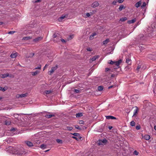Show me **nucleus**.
I'll return each mask as SVG.
<instances>
[{"label": "nucleus", "mask_w": 156, "mask_h": 156, "mask_svg": "<svg viewBox=\"0 0 156 156\" xmlns=\"http://www.w3.org/2000/svg\"><path fill=\"white\" fill-rule=\"evenodd\" d=\"M113 87V85H112V86H109V87H108V89L111 88H112Z\"/></svg>", "instance_id": "obj_61"}, {"label": "nucleus", "mask_w": 156, "mask_h": 156, "mask_svg": "<svg viewBox=\"0 0 156 156\" xmlns=\"http://www.w3.org/2000/svg\"><path fill=\"white\" fill-rule=\"evenodd\" d=\"M49 65V64H46L45 66L44 67L43 70H44Z\"/></svg>", "instance_id": "obj_47"}, {"label": "nucleus", "mask_w": 156, "mask_h": 156, "mask_svg": "<svg viewBox=\"0 0 156 156\" xmlns=\"http://www.w3.org/2000/svg\"><path fill=\"white\" fill-rule=\"evenodd\" d=\"M67 130H71L73 129V127H72L70 126H67L66 127Z\"/></svg>", "instance_id": "obj_36"}, {"label": "nucleus", "mask_w": 156, "mask_h": 156, "mask_svg": "<svg viewBox=\"0 0 156 156\" xmlns=\"http://www.w3.org/2000/svg\"><path fill=\"white\" fill-rule=\"evenodd\" d=\"M96 35V33H93L91 35V36H92L93 37H94V36H95V35Z\"/></svg>", "instance_id": "obj_53"}, {"label": "nucleus", "mask_w": 156, "mask_h": 156, "mask_svg": "<svg viewBox=\"0 0 156 156\" xmlns=\"http://www.w3.org/2000/svg\"><path fill=\"white\" fill-rule=\"evenodd\" d=\"M107 141L106 139L100 140L99 141L98 144L99 145L105 144L106 143Z\"/></svg>", "instance_id": "obj_4"}, {"label": "nucleus", "mask_w": 156, "mask_h": 156, "mask_svg": "<svg viewBox=\"0 0 156 156\" xmlns=\"http://www.w3.org/2000/svg\"><path fill=\"white\" fill-rule=\"evenodd\" d=\"M117 2H118L117 1H114L112 2V4L113 5H116V3Z\"/></svg>", "instance_id": "obj_43"}, {"label": "nucleus", "mask_w": 156, "mask_h": 156, "mask_svg": "<svg viewBox=\"0 0 156 156\" xmlns=\"http://www.w3.org/2000/svg\"><path fill=\"white\" fill-rule=\"evenodd\" d=\"M127 20V18L126 17H124L121 18L120 20L122 21H123L126 20Z\"/></svg>", "instance_id": "obj_34"}, {"label": "nucleus", "mask_w": 156, "mask_h": 156, "mask_svg": "<svg viewBox=\"0 0 156 156\" xmlns=\"http://www.w3.org/2000/svg\"><path fill=\"white\" fill-rule=\"evenodd\" d=\"M28 95V94L27 93H26L25 94H20L19 97H20V98H23L26 97Z\"/></svg>", "instance_id": "obj_22"}, {"label": "nucleus", "mask_w": 156, "mask_h": 156, "mask_svg": "<svg viewBox=\"0 0 156 156\" xmlns=\"http://www.w3.org/2000/svg\"><path fill=\"white\" fill-rule=\"evenodd\" d=\"M17 52H15L14 53H12L10 55V57L11 58H15L17 55Z\"/></svg>", "instance_id": "obj_11"}, {"label": "nucleus", "mask_w": 156, "mask_h": 156, "mask_svg": "<svg viewBox=\"0 0 156 156\" xmlns=\"http://www.w3.org/2000/svg\"><path fill=\"white\" fill-rule=\"evenodd\" d=\"M72 134L74 136H76V137H79V136H80V134L79 133H74L73 134Z\"/></svg>", "instance_id": "obj_29"}, {"label": "nucleus", "mask_w": 156, "mask_h": 156, "mask_svg": "<svg viewBox=\"0 0 156 156\" xmlns=\"http://www.w3.org/2000/svg\"><path fill=\"white\" fill-rule=\"evenodd\" d=\"M83 115V114L82 113H76V117H79L82 116Z\"/></svg>", "instance_id": "obj_23"}, {"label": "nucleus", "mask_w": 156, "mask_h": 156, "mask_svg": "<svg viewBox=\"0 0 156 156\" xmlns=\"http://www.w3.org/2000/svg\"><path fill=\"white\" fill-rule=\"evenodd\" d=\"M133 154L136 155H138L139 154V152L136 151H135L133 152Z\"/></svg>", "instance_id": "obj_40"}, {"label": "nucleus", "mask_w": 156, "mask_h": 156, "mask_svg": "<svg viewBox=\"0 0 156 156\" xmlns=\"http://www.w3.org/2000/svg\"><path fill=\"white\" fill-rule=\"evenodd\" d=\"M26 145L29 147H31L33 146V143L30 141L26 140L25 141Z\"/></svg>", "instance_id": "obj_5"}, {"label": "nucleus", "mask_w": 156, "mask_h": 156, "mask_svg": "<svg viewBox=\"0 0 156 156\" xmlns=\"http://www.w3.org/2000/svg\"><path fill=\"white\" fill-rule=\"evenodd\" d=\"M126 8V7L125 6L123 5H120L119 8V11H122L123 9H124Z\"/></svg>", "instance_id": "obj_13"}, {"label": "nucleus", "mask_w": 156, "mask_h": 156, "mask_svg": "<svg viewBox=\"0 0 156 156\" xmlns=\"http://www.w3.org/2000/svg\"><path fill=\"white\" fill-rule=\"evenodd\" d=\"M42 39V37H39L34 39L33 41L34 42H37L41 40Z\"/></svg>", "instance_id": "obj_9"}, {"label": "nucleus", "mask_w": 156, "mask_h": 156, "mask_svg": "<svg viewBox=\"0 0 156 156\" xmlns=\"http://www.w3.org/2000/svg\"><path fill=\"white\" fill-rule=\"evenodd\" d=\"M112 128V126H109L108 127V128L110 129H111Z\"/></svg>", "instance_id": "obj_58"}, {"label": "nucleus", "mask_w": 156, "mask_h": 156, "mask_svg": "<svg viewBox=\"0 0 156 156\" xmlns=\"http://www.w3.org/2000/svg\"><path fill=\"white\" fill-rule=\"evenodd\" d=\"M3 23H4L2 22H0V25L2 24H3Z\"/></svg>", "instance_id": "obj_62"}, {"label": "nucleus", "mask_w": 156, "mask_h": 156, "mask_svg": "<svg viewBox=\"0 0 156 156\" xmlns=\"http://www.w3.org/2000/svg\"><path fill=\"white\" fill-rule=\"evenodd\" d=\"M141 4V1H139V2H137L136 3L135 5V6L136 7V8H138L139 7Z\"/></svg>", "instance_id": "obj_12"}, {"label": "nucleus", "mask_w": 156, "mask_h": 156, "mask_svg": "<svg viewBox=\"0 0 156 156\" xmlns=\"http://www.w3.org/2000/svg\"><path fill=\"white\" fill-rule=\"evenodd\" d=\"M136 109L134 110L133 115V116H135L136 114L137 113V112L138 110V108L137 107H136Z\"/></svg>", "instance_id": "obj_21"}, {"label": "nucleus", "mask_w": 156, "mask_h": 156, "mask_svg": "<svg viewBox=\"0 0 156 156\" xmlns=\"http://www.w3.org/2000/svg\"><path fill=\"white\" fill-rule=\"evenodd\" d=\"M15 32V31H10L8 32V34H12Z\"/></svg>", "instance_id": "obj_41"}, {"label": "nucleus", "mask_w": 156, "mask_h": 156, "mask_svg": "<svg viewBox=\"0 0 156 156\" xmlns=\"http://www.w3.org/2000/svg\"><path fill=\"white\" fill-rule=\"evenodd\" d=\"M20 94H17L16 95V98H20V97H19L20 96Z\"/></svg>", "instance_id": "obj_60"}, {"label": "nucleus", "mask_w": 156, "mask_h": 156, "mask_svg": "<svg viewBox=\"0 0 156 156\" xmlns=\"http://www.w3.org/2000/svg\"><path fill=\"white\" fill-rule=\"evenodd\" d=\"M136 19H134L131 20H129L127 21V23L129 24L133 23L136 21Z\"/></svg>", "instance_id": "obj_10"}, {"label": "nucleus", "mask_w": 156, "mask_h": 156, "mask_svg": "<svg viewBox=\"0 0 156 156\" xmlns=\"http://www.w3.org/2000/svg\"><path fill=\"white\" fill-rule=\"evenodd\" d=\"M86 15L87 16V17H89L90 16V14L89 13H86Z\"/></svg>", "instance_id": "obj_54"}, {"label": "nucleus", "mask_w": 156, "mask_h": 156, "mask_svg": "<svg viewBox=\"0 0 156 156\" xmlns=\"http://www.w3.org/2000/svg\"><path fill=\"white\" fill-rule=\"evenodd\" d=\"M106 119H116L117 118L111 115H108L105 116Z\"/></svg>", "instance_id": "obj_8"}, {"label": "nucleus", "mask_w": 156, "mask_h": 156, "mask_svg": "<svg viewBox=\"0 0 156 156\" xmlns=\"http://www.w3.org/2000/svg\"><path fill=\"white\" fill-rule=\"evenodd\" d=\"M40 73V71L36 70L35 72H32V75L33 76H36L39 74Z\"/></svg>", "instance_id": "obj_18"}, {"label": "nucleus", "mask_w": 156, "mask_h": 156, "mask_svg": "<svg viewBox=\"0 0 156 156\" xmlns=\"http://www.w3.org/2000/svg\"><path fill=\"white\" fill-rule=\"evenodd\" d=\"M124 0H118V2L119 3H122L123 2Z\"/></svg>", "instance_id": "obj_51"}, {"label": "nucleus", "mask_w": 156, "mask_h": 156, "mask_svg": "<svg viewBox=\"0 0 156 156\" xmlns=\"http://www.w3.org/2000/svg\"><path fill=\"white\" fill-rule=\"evenodd\" d=\"M58 66L56 65L55 67H53L51 68V70L48 72L50 73L49 74L50 75H51L57 69Z\"/></svg>", "instance_id": "obj_3"}, {"label": "nucleus", "mask_w": 156, "mask_h": 156, "mask_svg": "<svg viewBox=\"0 0 156 156\" xmlns=\"http://www.w3.org/2000/svg\"><path fill=\"white\" fill-rule=\"evenodd\" d=\"M79 123L80 124H83L84 123V122L83 120H80L79 122Z\"/></svg>", "instance_id": "obj_45"}, {"label": "nucleus", "mask_w": 156, "mask_h": 156, "mask_svg": "<svg viewBox=\"0 0 156 156\" xmlns=\"http://www.w3.org/2000/svg\"><path fill=\"white\" fill-rule=\"evenodd\" d=\"M34 55V53H30L29 55H26V58H32V57Z\"/></svg>", "instance_id": "obj_14"}, {"label": "nucleus", "mask_w": 156, "mask_h": 156, "mask_svg": "<svg viewBox=\"0 0 156 156\" xmlns=\"http://www.w3.org/2000/svg\"><path fill=\"white\" fill-rule=\"evenodd\" d=\"M16 130V129L14 128H12L10 129V131H15Z\"/></svg>", "instance_id": "obj_49"}, {"label": "nucleus", "mask_w": 156, "mask_h": 156, "mask_svg": "<svg viewBox=\"0 0 156 156\" xmlns=\"http://www.w3.org/2000/svg\"><path fill=\"white\" fill-rule=\"evenodd\" d=\"M57 37V35L55 34H54L53 35V37L54 38H56Z\"/></svg>", "instance_id": "obj_57"}, {"label": "nucleus", "mask_w": 156, "mask_h": 156, "mask_svg": "<svg viewBox=\"0 0 156 156\" xmlns=\"http://www.w3.org/2000/svg\"><path fill=\"white\" fill-rule=\"evenodd\" d=\"M146 5V3L145 2H144L143 3L142 5L141 6V7L142 8H143Z\"/></svg>", "instance_id": "obj_39"}, {"label": "nucleus", "mask_w": 156, "mask_h": 156, "mask_svg": "<svg viewBox=\"0 0 156 156\" xmlns=\"http://www.w3.org/2000/svg\"><path fill=\"white\" fill-rule=\"evenodd\" d=\"M111 70V69L109 68H106L105 69V71L107 72L108 71H110Z\"/></svg>", "instance_id": "obj_50"}, {"label": "nucleus", "mask_w": 156, "mask_h": 156, "mask_svg": "<svg viewBox=\"0 0 156 156\" xmlns=\"http://www.w3.org/2000/svg\"><path fill=\"white\" fill-rule=\"evenodd\" d=\"M99 57V55L94 56L93 57H92V58L91 59L92 61H94L97 58H98Z\"/></svg>", "instance_id": "obj_17"}, {"label": "nucleus", "mask_w": 156, "mask_h": 156, "mask_svg": "<svg viewBox=\"0 0 156 156\" xmlns=\"http://www.w3.org/2000/svg\"><path fill=\"white\" fill-rule=\"evenodd\" d=\"M87 51H92V49L90 48H87Z\"/></svg>", "instance_id": "obj_48"}, {"label": "nucleus", "mask_w": 156, "mask_h": 156, "mask_svg": "<svg viewBox=\"0 0 156 156\" xmlns=\"http://www.w3.org/2000/svg\"><path fill=\"white\" fill-rule=\"evenodd\" d=\"M11 122L10 121H5V124L6 125H9L10 124Z\"/></svg>", "instance_id": "obj_35"}, {"label": "nucleus", "mask_w": 156, "mask_h": 156, "mask_svg": "<svg viewBox=\"0 0 156 156\" xmlns=\"http://www.w3.org/2000/svg\"><path fill=\"white\" fill-rule=\"evenodd\" d=\"M46 145L44 144H42L41 145L40 147L42 149H44L46 148Z\"/></svg>", "instance_id": "obj_30"}, {"label": "nucleus", "mask_w": 156, "mask_h": 156, "mask_svg": "<svg viewBox=\"0 0 156 156\" xmlns=\"http://www.w3.org/2000/svg\"><path fill=\"white\" fill-rule=\"evenodd\" d=\"M154 129L155 130H156V125L154 126Z\"/></svg>", "instance_id": "obj_64"}, {"label": "nucleus", "mask_w": 156, "mask_h": 156, "mask_svg": "<svg viewBox=\"0 0 156 156\" xmlns=\"http://www.w3.org/2000/svg\"><path fill=\"white\" fill-rule=\"evenodd\" d=\"M66 17L65 16H63L62 15L61 17H60V18H58V20L59 21H61L64 18H65Z\"/></svg>", "instance_id": "obj_28"}, {"label": "nucleus", "mask_w": 156, "mask_h": 156, "mask_svg": "<svg viewBox=\"0 0 156 156\" xmlns=\"http://www.w3.org/2000/svg\"><path fill=\"white\" fill-rule=\"evenodd\" d=\"M55 116V115L54 114H51V115H46L45 117L47 118H51L52 117H54Z\"/></svg>", "instance_id": "obj_15"}, {"label": "nucleus", "mask_w": 156, "mask_h": 156, "mask_svg": "<svg viewBox=\"0 0 156 156\" xmlns=\"http://www.w3.org/2000/svg\"><path fill=\"white\" fill-rule=\"evenodd\" d=\"M136 128L137 130H139L140 129V125H137L136 127Z\"/></svg>", "instance_id": "obj_38"}, {"label": "nucleus", "mask_w": 156, "mask_h": 156, "mask_svg": "<svg viewBox=\"0 0 156 156\" xmlns=\"http://www.w3.org/2000/svg\"><path fill=\"white\" fill-rule=\"evenodd\" d=\"M109 39H107L105 41H103V44L104 45H106L109 42Z\"/></svg>", "instance_id": "obj_19"}, {"label": "nucleus", "mask_w": 156, "mask_h": 156, "mask_svg": "<svg viewBox=\"0 0 156 156\" xmlns=\"http://www.w3.org/2000/svg\"><path fill=\"white\" fill-rule=\"evenodd\" d=\"M94 38V37H93L92 36H90V37H89V39L90 40H92Z\"/></svg>", "instance_id": "obj_55"}, {"label": "nucleus", "mask_w": 156, "mask_h": 156, "mask_svg": "<svg viewBox=\"0 0 156 156\" xmlns=\"http://www.w3.org/2000/svg\"><path fill=\"white\" fill-rule=\"evenodd\" d=\"M122 61L121 59L119 60L118 61H115L113 65V68L114 69H117L119 67V65L121 63Z\"/></svg>", "instance_id": "obj_2"}, {"label": "nucleus", "mask_w": 156, "mask_h": 156, "mask_svg": "<svg viewBox=\"0 0 156 156\" xmlns=\"http://www.w3.org/2000/svg\"><path fill=\"white\" fill-rule=\"evenodd\" d=\"M110 62H108L110 64H111V65H114V62L115 61H112V60H111V61H109Z\"/></svg>", "instance_id": "obj_44"}, {"label": "nucleus", "mask_w": 156, "mask_h": 156, "mask_svg": "<svg viewBox=\"0 0 156 156\" xmlns=\"http://www.w3.org/2000/svg\"><path fill=\"white\" fill-rule=\"evenodd\" d=\"M74 92L76 93H78L80 92V90L77 89H74Z\"/></svg>", "instance_id": "obj_46"}, {"label": "nucleus", "mask_w": 156, "mask_h": 156, "mask_svg": "<svg viewBox=\"0 0 156 156\" xmlns=\"http://www.w3.org/2000/svg\"><path fill=\"white\" fill-rule=\"evenodd\" d=\"M61 40L62 42H63V43L66 42V41L65 40H64L63 39H61Z\"/></svg>", "instance_id": "obj_56"}, {"label": "nucleus", "mask_w": 156, "mask_h": 156, "mask_svg": "<svg viewBox=\"0 0 156 156\" xmlns=\"http://www.w3.org/2000/svg\"><path fill=\"white\" fill-rule=\"evenodd\" d=\"M141 68V66L140 65H138L137 67V68L136 69V70L137 71H138L139 69Z\"/></svg>", "instance_id": "obj_52"}, {"label": "nucleus", "mask_w": 156, "mask_h": 156, "mask_svg": "<svg viewBox=\"0 0 156 156\" xmlns=\"http://www.w3.org/2000/svg\"><path fill=\"white\" fill-rule=\"evenodd\" d=\"M114 76H115V75L113 74L112 75L111 77H114Z\"/></svg>", "instance_id": "obj_63"}, {"label": "nucleus", "mask_w": 156, "mask_h": 156, "mask_svg": "<svg viewBox=\"0 0 156 156\" xmlns=\"http://www.w3.org/2000/svg\"><path fill=\"white\" fill-rule=\"evenodd\" d=\"M26 153L25 151L24 150V149L23 147H21L20 149H18L17 153L16 154L18 155H22L23 154H25Z\"/></svg>", "instance_id": "obj_1"}, {"label": "nucleus", "mask_w": 156, "mask_h": 156, "mask_svg": "<svg viewBox=\"0 0 156 156\" xmlns=\"http://www.w3.org/2000/svg\"><path fill=\"white\" fill-rule=\"evenodd\" d=\"M99 4L98 2H95L91 5V6L93 8H95L98 6Z\"/></svg>", "instance_id": "obj_7"}, {"label": "nucleus", "mask_w": 156, "mask_h": 156, "mask_svg": "<svg viewBox=\"0 0 156 156\" xmlns=\"http://www.w3.org/2000/svg\"><path fill=\"white\" fill-rule=\"evenodd\" d=\"M56 140L58 143L62 144L63 143L62 140H61L57 139H56Z\"/></svg>", "instance_id": "obj_25"}, {"label": "nucleus", "mask_w": 156, "mask_h": 156, "mask_svg": "<svg viewBox=\"0 0 156 156\" xmlns=\"http://www.w3.org/2000/svg\"><path fill=\"white\" fill-rule=\"evenodd\" d=\"M75 128L76 129H79V130H81V129L80 128V127L78 126L77 125H76L75 126Z\"/></svg>", "instance_id": "obj_37"}, {"label": "nucleus", "mask_w": 156, "mask_h": 156, "mask_svg": "<svg viewBox=\"0 0 156 156\" xmlns=\"http://www.w3.org/2000/svg\"><path fill=\"white\" fill-rule=\"evenodd\" d=\"M135 122L133 121H131L130 122V125L132 126H135Z\"/></svg>", "instance_id": "obj_27"}, {"label": "nucleus", "mask_w": 156, "mask_h": 156, "mask_svg": "<svg viewBox=\"0 0 156 156\" xmlns=\"http://www.w3.org/2000/svg\"><path fill=\"white\" fill-rule=\"evenodd\" d=\"M9 76L10 77H11V76H9V74L8 73L5 74H1L0 75V77L2 78H4Z\"/></svg>", "instance_id": "obj_6"}, {"label": "nucleus", "mask_w": 156, "mask_h": 156, "mask_svg": "<svg viewBox=\"0 0 156 156\" xmlns=\"http://www.w3.org/2000/svg\"><path fill=\"white\" fill-rule=\"evenodd\" d=\"M31 38L32 37H23V39L24 40H28L30 39H31Z\"/></svg>", "instance_id": "obj_26"}, {"label": "nucleus", "mask_w": 156, "mask_h": 156, "mask_svg": "<svg viewBox=\"0 0 156 156\" xmlns=\"http://www.w3.org/2000/svg\"><path fill=\"white\" fill-rule=\"evenodd\" d=\"M52 92V91L51 90H45V93L46 94H50V93H51Z\"/></svg>", "instance_id": "obj_31"}, {"label": "nucleus", "mask_w": 156, "mask_h": 156, "mask_svg": "<svg viewBox=\"0 0 156 156\" xmlns=\"http://www.w3.org/2000/svg\"><path fill=\"white\" fill-rule=\"evenodd\" d=\"M41 65H40L37 67L35 68L34 69H41Z\"/></svg>", "instance_id": "obj_42"}, {"label": "nucleus", "mask_w": 156, "mask_h": 156, "mask_svg": "<svg viewBox=\"0 0 156 156\" xmlns=\"http://www.w3.org/2000/svg\"><path fill=\"white\" fill-rule=\"evenodd\" d=\"M126 62L128 63V64H131V62L130 59L129 58H126Z\"/></svg>", "instance_id": "obj_20"}, {"label": "nucleus", "mask_w": 156, "mask_h": 156, "mask_svg": "<svg viewBox=\"0 0 156 156\" xmlns=\"http://www.w3.org/2000/svg\"><path fill=\"white\" fill-rule=\"evenodd\" d=\"M0 90L4 92L6 90V89L5 87L3 88L1 87H0Z\"/></svg>", "instance_id": "obj_32"}, {"label": "nucleus", "mask_w": 156, "mask_h": 156, "mask_svg": "<svg viewBox=\"0 0 156 156\" xmlns=\"http://www.w3.org/2000/svg\"><path fill=\"white\" fill-rule=\"evenodd\" d=\"M72 137L76 139L77 140H78L82 138V137L81 136H79V137H77L75 136H73Z\"/></svg>", "instance_id": "obj_24"}, {"label": "nucleus", "mask_w": 156, "mask_h": 156, "mask_svg": "<svg viewBox=\"0 0 156 156\" xmlns=\"http://www.w3.org/2000/svg\"><path fill=\"white\" fill-rule=\"evenodd\" d=\"M144 138L146 140H149L150 138V137L149 135H146L144 136Z\"/></svg>", "instance_id": "obj_16"}, {"label": "nucleus", "mask_w": 156, "mask_h": 156, "mask_svg": "<svg viewBox=\"0 0 156 156\" xmlns=\"http://www.w3.org/2000/svg\"><path fill=\"white\" fill-rule=\"evenodd\" d=\"M41 0H37L35 2L36 3L40 2Z\"/></svg>", "instance_id": "obj_59"}, {"label": "nucleus", "mask_w": 156, "mask_h": 156, "mask_svg": "<svg viewBox=\"0 0 156 156\" xmlns=\"http://www.w3.org/2000/svg\"><path fill=\"white\" fill-rule=\"evenodd\" d=\"M103 87L102 86H99L98 87V90L101 91L103 90Z\"/></svg>", "instance_id": "obj_33"}]
</instances>
